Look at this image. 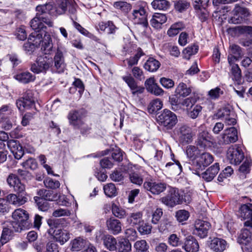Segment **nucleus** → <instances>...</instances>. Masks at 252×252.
Masks as SVG:
<instances>
[{"label": "nucleus", "instance_id": "obj_25", "mask_svg": "<svg viewBox=\"0 0 252 252\" xmlns=\"http://www.w3.org/2000/svg\"><path fill=\"white\" fill-rule=\"evenodd\" d=\"M108 230L114 235L119 233L122 230V224L119 220L110 218L106 221Z\"/></svg>", "mask_w": 252, "mask_h": 252}, {"label": "nucleus", "instance_id": "obj_43", "mask_svg": "<svg viewBox=\"0 0 252 252\" xmlns=\"http://www.w3.org/2000/svg\"><path fill=\"white\" fill-rule=\"evenodd\" d=\"M115 251L118 252H129L131 251V244L128 240L122 239L118 241Z\"/></svg>", "mask_w": 252, "mask_h": 252}, {"label": "nucleus", "instance_id": "obj_31", "mask_svg": "<svg viewBox=\"0 0 252 252\" xmlns=\"http://www.w3.org/2000/svg\"><path fill=\"white\" fill-rule=\"evenodd\" d=\"M252 233L247 228L243 229L239 237V242L244 245L247 249H249L248 246H252Z\"/></svg>", "mask_w": 252, "mask_h": 252}, {"label": "nucleus", "instance_id": "obj_60", "mask_svg": "<svg viewBox=\"0 0 252 252\" xmlns=\"http://www.w3.org/2000/svg\"><path fill=\"white\" fill-rule=\"evenodd\" d=\"M177 94H189L191 93V89L187 88L186 84L180 83L176 89Z\"/></svg>", "mask_w": 252, "mask_h": 252}, {"label": "nucleus", "instance_id": "obj_30", "mask_svg": "<svg viewBox=\"0 0 252 252\" xmlns=\"http://www.w3.org/2000/svg\"><path fill=\"white\" fill-rule=\"evenodd\" d=\"M166 21L167 17L165 14L155 13L150 20V23L152 27L158 29L161 28V25L165 23Z\"/></svg>", "mask_w": 252, "mask_h": 252}, {"label": "nucleus", "instance_id": "obj_39", "mask_svg": "<svg viewBox=\"0 0 252 252\" xmlns=\"http://www.w3.org/2000/svg\"><path fill=\"white\" fill-rule=\"evenodd\" d=\"M102 240L104 246L109 251H115L117 244L116 239L111 235H104Z\"/></svg>", "mask_w": 252, "mask_h": 252}, {"label": "nucleus", "instance_id": "obj_24", "mask_svg": "<svg viewBox=\"0 0 252 252\" xmlns=\"http://www.w3.org/2000/svg\"><path fill=\"white\" fill-rule=\"evenodd\" d=\"M145 85L148 92L150 93L154 94H161L163 93V90L155 83V79L153 77L147 79Z\"/></svg>", "mask_w": 252, "mask_h": 252}, {"label": "nucleus", "instance_id": "obj_61", "mask_svg": "<svg viewBox=\"0 0 252 252\" xmlns=\"http://www.w3.org/2000/svg\"><path fill=\"white\" fill-rule=\"evenodd\" d=\"M152 227L148 223L144 222V220L142 223L139 225L138 230L141 235L149 234L151 232Z\"/></svg>", "mask_w": 252, "mask_h": 252}, {"label": "nucleus", "instance_id": "obj_44", "mask_svg": "<svg viewBox=\"0 0 252 252\" xmlns=\"http://www.w3.org/2000/svg\"><path fill=\"white\" fill-rule=\"evenodd\" d=\"M173 229V225L172 222L167 219H162L158 226V230L161 232L171 231Z\"/></svg>", "mask_w": 252, "mask_h": 252}, {"label": "nucleus", "instance_id": "obj_4", "mask_svg": "<svg viewBox=\"0 0 252 252\" xmlns=\"http://www.w3.org/2000/svg\"><path fill=\"white\" fill-rule=\"evenodd\" d=\"M232 16L229 18L228 22L229 24H240L247 20L249 16V11L246 7L236 4L232 11Z\"/></svg>", "mask_w": 252, "mask_h": 252}, {"label": "nucleus", "instance_id": "obj_41", "mask_svg": "<svg viewBox=\"0 0 252 252\" xmlns=\"http://www.w3.org/2000/svg\"><path fill=\"white\" fill-rule=\"evenodd\" d=\"M185 28L184 24L182 22L175 23L171 25L167 31V33L170 37L176 35L181 31Z\"/></svg>", "mask_w": 252, "mask_h": 252}, {"label": "nucleus", "instance_id": "obj_18", "mask_svg": "<svg viewBox=\"0 0 252 252\" xmlns=\"http://www.w3.org/2000/svg\"><path fill=\"white\" fill-rule=\"evenodd\" d=\"M226 241L222 239L214 238L209 242V248L214 252H223L227 247Z\"/></svg>", "mask_w": 252, "mask_h": 252}, {"label": "nucleus", "instance_id": "obj_21", "mask_svg": "<svg viewBox=\"0 0 252 252\" xmlns=\"http://www.w3.org/2000/svg\"><path fill=\"white\" fill-rule=\"evenodd\" d=\"M182 248L187 252H197L199 247L197 240L193 237L189 236L186 238Z\"/></svg>", "mask_w": 252, "mask_h": 252}, {"label": "nucleus", "instance_id": "obj_57", "mask_svg": "<svg viewBox=\"0 0 252 252\" xmlns=\"http://www.w3.org/2000/svg\"><path fill=\"white\" fill-rule=\"evenodd\" d=\"M173 162H168L165 167L169 169L173 170L176 174H179L182 170V167L178 160H173Z\"/></svg>", "mask_w": 252, "mask_h": 252}, {"label": "nucleus", "instance_id": "obj_19", "mask_svg": "<svg viewBox=\"0 0 252 252\" xmlns=\"http://www.w3.org/2000/svg\"><path fill=\"white\" fill-rule=\"evenodd\" d=\"M7 145L15 158L19 159L23 156L24 151L18 141L15 140H9L7 141Z\"/></svg>", "mask_w": 252, "mask_h": 252}, {"label": "nucleus", "instance_id": "obj_37", "mask_svg": "<svg viewBox=\"0 0 252 252\" xmlns=\"http://www.w3.org/2000/svg\"><path fill=\"white\" fill-rule=\"evenodd\" d=\"M37 194L41 200L54 201L57 199L58 195L52 190L41 189L38 191Z\"/></svg>", "mask_w": 252, "mask_h": 252}, {"label": "nucleus", "instance_id": "obj_28", "mask_svg": "<svg viewBox=\"0 0 252 252\" xmlns=\"http://www.w3.org/2000/svg\"><path fill=\"white\" fill-rule=\"evenodd\" d=\"M219 170V164L218 163H216L202 174V178L208 182L211 181L218 174Z\"/></svg>", "mask_w": 252, "mask_h": 252}, {"label": "nucleus", "instance_id": "obj_38", "mask_svg": "<svg viewBox=\"0 0 252 252\" xmlns=\"http://www.w3.org/2000/svg\"><path fill=\"white\" fill-rule=\"evenodd\" d=\"M87 243L86 240L82 237L75 238L70 242L71 250L73 252H78L85 247Z\"/></svg>", "mask_w": 252, "mask_h": 252}, {"label": "nucleus", "instance_id": "obj_33", "mask_svg": "<svg viewBox=\"0 0 252 252\" xmlns=\"http://www.w3.org/2000/svg\"><path fill=\"white\" fill-rule=\"evenodd\" d=\"M52 49L53 43L50 35L45 32L42 40L41 50L45 54H50L52 51Z\"/></svg>", "mask_w": 252, "mask_h": 252}, {"label": "nucleus", "instance_id": "obj_16", "mask_svg": "<svg viewBox=\"0 0 252 252\" xmlns=\"http://www.w3.org/2000/svg\"><path fill=\"white\" fill-rule=\"evenodd\" d=\"M238 140L237 131L234 127H231L224 130L222 135L221 142L224 144L234 143Z\"/></svg>", "mask_w": 252, "mask_h": 252}, {"label": "nucleus", "instance_id": "obj_51", "mask_svg": "<svg viewBox=\"0 0 252 252\" xmlns=\"http://www.w3.org/2000/svg\"><path fill=\"white\" fill-rule=\"evenodd\" d=\"M112 211L113 214L117 218L122 219L126 217V211L121 207L113 203L112 205Z\"/></svg>", "mask_w": 252, "mask_h": 252}, {"label": "nucleus", "instance_id": "obj_52", "mask_svg": "<svg viewBox=\"0 0 252 252\" xmlns=\"http://www.w3.org/2000/svg\"><path fill=\"white\" fill-rule=\"evenodd\" d=\"M198 51V46L195 44H192L186 48L183 51L184 58L189 59L190 57L195 54Z\"/></svg>", "mask_w": 252, "mask_h": 252}, {"label": "nucleus", "instance_id": "obj_17", "mask_svg": "<svg viewBox=\"0 0 252 252\" xmlns=\"http://www.w3.org/2000/svg\"><path fill=\"white\" fill-rule=\"evenodd\" d=\"M54 66L59 73L63 72L65 68L64 57L62 50L58 48L54 57Z\"/></svg>", "mask_w": 252, "mask_h": 252}, {"label": "nucleus", "instance_id": "obj_3", "mask_svg": "<svg viewBox=\"0 0 252 252\" xmlns=\"http://www.w3.org/2000/svg\"><path fill=\"white\" fill-rule=\"evenodd\" d=\"M181 192L177 188L168 186L167 194L161 197L160 201L166 206L173 208L177 205L182 204Z\"/></svg>", "mask_w": 252, "mask_h": 252}, {"label": "nucleus", "instance_id": "obj_2", "mask_svg": "<svg viewBox=\"0 0 252 252\" xmlns=\"http://www.w3.org/2000/svg\"><path fill=\"white\" fill-rule=\"evenodd\" d=\"M68 0H56L55 7L51 3H46L39 7V10H46L48 14L52 16H57L64 14L67 10Z\"/></svg>", "mask_w": 252, "mask_h": 252}, {"label": "nucleus", "instance_id": "obj_10", "mask_svg": "<svg viewBox=\"0 0 252 252\" xmlns=\"http://www.w3.org/2000/svg\"><path fill=\"white\" fill-rule=\"evenodd\" d=\"M85 115V111L83 109L70 111L67 116L70 125L76 128H80L84 124L82 118Z\"/></svg>", "mask_w": 252, "mask_h": 252}, {"label": "nucleus", "instance_id": "obj_48", "mask_svg": "<svg viewBox=\"0 0 252 252\" xmlns=\"http://www.w3.org/2000/svg\"><path fill=\"white\" fill-rule=\"evenodd\" d=\"M38 32H32L29 36L28 40L31 41L32 43L38 47L42 42V34L38 33Z\"/></svg>", "mask_w": 252, "mask_h": 252}, {"label": "nucleus", "instance_id": "obj_35", "mask_svg": "<svg viewBox=\"0 0 252 252\" xmlns=\"http://www.w3.org/2000/svg\"><path fill=\"white\" fill-rule=\"evenodd\" d=\"M7 201L10 203L17 206H21L27 201V198L22 195H17L15 194H10L6 197Z\"/></svg>", "mask_w": 252, "mask_h": 252}, {"label": "nucleus", "instance_id": "obj_49", "mask_svg": "<svg viewBox=\"0 0 252 252\" xmlns=\"http://www.w3.org/2000/svg\"><path fill=\"white\" fill-rule=\"evenodd\" d=\"M115 8L120 10L124 12H128L131 8V5L126 1H118L114 2Z\"/></svg>", "mask_w": 252, "mask_h": 252}, {"label": "nucleus", "instance_id": "obj_9", "mask_svg": "<svg viewBox=\"0 0 252 252\" xmlns=\"http://www.w3.org/2000/svg\"><path fill=\"white\" fill-rule=\"evenodd\" d=\"M226 157L231 164L237 165L244 159V154L241 148L235 145L228 148Z\"/></svg>", "mask_w": 252, "mask_h": 252}, {"label": "nucleus", "instance_id": "obj_29", "mask_svg": "<svg viewBox=\"0 0 252 252\" xmlns=\"http://www.w3.org/2000/svg\"><path fill=\"white\" fill-rule=\"evenodd\" d=\"M211 137L207 131H203L200 132L198 135L197 144L201 148H206L210 146Z\"/></svg>", "mask_w": 252, "mask_h": 252}, {"label": "nucleus", "instance_id": "obj_59", "mask_svg": "<svg viewBox=\"0 0 252 252\" xmlns=\"http://www.w3.org/2000/svg\"><path fill=\"white\" fill-rule=\"evenodd\" d=\"M34 200L40 210L45 212L49 209L50 205L47 201L41 200V198L38 196L34 197Z\"/></svg>", "mask_w": 252, "mask_h": 252}, {"label": "nucleus", "instance_id": "obj_15", "mask_svg": "<svg viewBox=\"0 0 252 252\" xmlns=\"http://www.w3.org/2000/svg\"><path fill=\"white\" fill-rule=\"evenodd\" d=\"M6 182L10 187L13 188L15 192L22 193L25 191V185L21 183L16 174H10L7 178Z\"/></svg>", "mask_w": 252, "mask_h": 252}, {"label": "nucleus", "instance_id": "obj_1", "mask_svg": "<svg viewBox=\"0 0 252 252\" xmlns=\"http://www.w3.org/2000/svg\"><path fill=\"white\" fill-rule=\"evenodd\" d=\"M42 5H38L36 10L37 11L36 16L31 21V27L34 32H39L44 29V23L48 26L52 27L53 26V22L51 19L48 18L46 15L48 14L46 10H39V7H41Z\"/></svg>", "mask_w": 252, "mask_h": 252}, {"label": "nucleus", "instance_id": "obj_12", "mask_svg": "<svg viewBox=\"0 0 252 252\" xmlns=\"http://www.w3.org/2000/svg\"><path fill=\"white\" fill-rule=\"evenodd\" d=\"M143 186L145 189L150 191L153 194L158 195L168 188L169 186L163 182L150 181L145 182Z\"/></svg>", "mask_w": 252, "mask_h": 252}, {"label": "nucleus", "instance_id": "obj_62", "mask_svg": "<svg viewBox=\"0 0 252 252\" xmlns=\"http://www.w3.org/2000/svg\"><path fill=\"white\" fill-rule=\"evenodd\" d=\"M22 166L26 169H30L35 170L37 167V163L35 159L32 158H29L25 162L22 163Z\"/></svg>", "mask_w": 252, "mask_h": 252}, {"label": "nucleus", "instance_id": "obj_32", "mask_svg": "<svg viewBox=\"0 0 252 252\" xmlns=\"http://www.w3.org/2000/svg\"><path fill=\"white\" fill-rule=\"evenodd\" d=\"M14 78L23 84H27L33 82L35 79V76L28 71L18 73L14 76Z\"/></svg>", "mask_w": 252, "mask_h": 252}, {"label": "nucleus", "instance_id": "obj_8", "mask_svg": "<svg viewBox=\"0 0 252 252\" xmlns=\"http://www.w3.org/2000/svg\"><path fill=\"white\" fill-rule=\"evenodd\" d=\"M158 122L161 126L171 129L175 125L177 122L176 116L170 110L164 109L157 119Z\"/></svg>", "mask_w": 252, "mask_h": 252}, {"label": "nucleus", "instance_id": "obj_42", "mask_svg": "<svg viewBox=\"0 0 252 252\" xmlns=\"http://www.w3.org/2000/svg\"><path fill=\"white\" fill-rule=\"evenodd\" d=\"M151 5L154 9L159 10H166L170 7V2L167 0H154Z\"/></svg>", "mask_w": 252, "mask_h": 252}, {"label": "nucleus", "instance_id": "obj_46", "mask_svg": "<svg viewBox=\"0 0 252 252\" xmlns=\"http://www.w3.org/2000/svg\"><path fill=\"white\" fill-rule=\"evenodd\" d=\"M61 219H49L47 220V223L50 227V228L48 230V232L49 234H53L56 230L59 228V226L61 224Z\"/></svg>", "mask_w": 252, "mask_h": 252}, {"label": "nucleus", "instance_id": "obj_64", "mask_svg": "<svg viewBox=\"0 0 252 252\" xmlns=\"http://www.w3.org/2000/svg\"><path fill=\"white\" fill-rule=\"evenodd\" d=\"M168 242L172 247H176L182 245V242L176 234H172L168 239Z\"/></svg>", "mask_w": 252, "mask_h": 252}, {"label": "nucleus", "instance_id": "obj_27", "mask_svg": "<svg viewBox=\"0 0 252 252\" xmlns=\"http://www.w3.org/2000/svg\"><path fill=\"white\" fill-rule=\"evenodd\" d=\"M54 238L61 245L64 244L70 239V233L65 229H58L55 232L52 234Z\"/></svg>", "mask_w": 252, "mask_h": 252}, {"label": "nucleus", "instance_id": "obj_20", "mask_svg": "<svg viewBox=\"0 0 252 252\" xmlns=\"http://www.w3.org/2000/svg\"><path fill=\"white\" fill-rule=\"evenodd\" d=\"M213 161L212 156L208 153H204L198 157L196 160V166L197 169H202L209 165Z\"/></svg>", "mask_w": 252, "mask_h": 252}, {"label": "nucleus", "instance_id": "obj_54", "mask_svg": "<svg viewBox=\"0 0 252 252\" xmlns=\"http://www.w3.org/2000/svg\"><path fill=\"white\" fill-rule=\"evenodd\" d=\"M190 7L189 2L185 0L176 1L175 3V9L179 12H183Z\"/></svg>", "mask_w": 252, "mask_h": 252}, {"label": "nucleus", "instance_id": "obj_5", "mask_svg": "<svg viewBox=\"0 0 252 252\" xmlns=\"http://www.w3.org/2000/svg\"><path fill=\"white\" fill-rule=\"evenodd\" d=\"M216 116L217 118L223 120L228 125H234L236 123L235 113L232 106L229 104L219 109Z\"/></svg>", "mask_w": 252, "mask_h": 252}, {"label": "nucleus", "instance_id": "obj_11", "mask_svg": "<svg viewBox=\"0 0 252 252\" xmlns=\"http://www.w3.org/2000/svg\"><path fill=\"white\" fill-rule=\"evenodd\" d=\"M51 66L49 59L47 57H39L35 63L32 64L31 70L34 73H45Z\"/></svg>", "mask_w": 252, "mask_h": 252}, {"label": "nucleus", "instance_id": "obj_55", "mask_svg": "<svg viewBox=\"0 0 252 252\" xmlns=\"http://www.w3.org/2000/svg\"><path fill=\"white\" fill-rule=\"evenodd\" d=\"M230 55L234 56L240 59L243 56V53L242 48L235 44H232L229 46Z\"/></svg>", "mask_w": 252, "mask_h": 252}, {"label": "nucleus", "instance_id": "obj_36", "mask_svg": "<svg viewBox=\"0 0 252 252\" xmlns=\"http://www.w3.org/2000/svg\"><path fill=\"white\" fill-rule=\"evenodd\" d=\"M12 218L14 220L23 222L24 223L29 224L28 221L29 214L26 211L23 209H18L15 210L12 214Z\"/></svg>", "mask_w": 252, "mask_h": 252}, {"label": "nucleus", "instance_id": "obj_6", "mask_svg": "<svg viewBox=\"0 0 252 252\" xmlns=\"http://www.w3.org/2000/svg\"><path fill=\"white\" fill-rule=\"evenodd\" d=\"M177 134L179 142L182 145L190 143L195 136L192 128L187 125H183L177 129Z\"/></svg>", "mask_w": 252, "mask_h": 252}, {"label": "nucleus", "instance_id": "obj_26", "mask_svg": "<svg viewBox=\"0 0 252 252\" xmlns=\"http://www.w3.org/2000/svg\"><path fill=\"white\" fill-rule=\"evenodd\" d=\"M123 79L127 84L132 91V93L134 94L135 93L142 94L143 93L144 88L138 86L134 78L131 76H126L123 77Z\"/></svg>", "mask_w": 252, "mask_h": 252}, {"label": "nucleus", "instance_id": "obj_45", "mask_svg": "<svg viewBox=\"0 0 252 252\" xmlns=\"http://www.w3.org/2000/svg\"><path fill=\"white\" fill-rule=\"evenodd\" d=\"M169 101L172 110L176 111L181 108L182 95H170Z\"/></svg>", "mask_w": 252, "mask_h": 252}, {"label": "nucleus", "instance_id": "obj_14", "mask_svg": "<svg viewBox=\"0 0 252 252\" xmlns=\"http://www.w3.org/2000/svg\"><path fill=\"white\" fill-rule=\"evenodd\" d=\"M210 224L208 222L202 220H197L194 224L193 233L201 238L207 236Z\"/></svg>", "mask_w": 252, "mask_h": 252}, {"label": "nucleus", "instance_id": "obj_47", "mask_svg": "<svg viewBox=\"0 0 252 252\" xmlns=\"http://www.w3.org/2000/svg\"><path fill=\"white\" fill-rule=\"evenodd\" d=\"M162 102L159 99L153 100L148 106V111L150 113H155L162 107Z\"/></svg>", "mask_w": 252, "mask_h": 252}, {"label": "nucleus", "instance_id": "obj_56", "mask_svg": "<svg viewBox=\"0 0 252 252\" xmlns=\"http://www.w3.org/2000/svg\"><path fill=\"white\" fill-rule=\"evenodd\" d=\"M14 114V111L9 105H3L0 109V119H4Z\"/></svg>", "mask_w": 252, "mask_h": 252}, {"label": "nucleus", "instance_id": "obj_40", "mask_svg": "<svg viewBox=\"0 0 252 252\" xmlns=\"http://www.w3.org/2000/svg\"><path fill=\"white\" fill-rule=\"evenodd\" d=\"M160 65V63L158 60L153 58H150L145 63L144 67L145 69L150 72L157 71Z\"/></svg>", "mask_w": 252, "mask_h": 252}, {"label": "nucleus", "instance_id": "obj_53", "mask_svg": "<svg viewBox=\"0 0 252 252\" xmlns=\"http://www.w3.org/2000/svg\"><path fill=\"white\" fill-rule=\"evenodd\" d=\"M104 192L108 197H114L117 195V190L115 185L113 183L107 184L103 187Z\"/></svg>", "mask_w": 252, "mask_h": 252}, {"label": "nucleus", "instance_id": "obj_58", "mask_svg": "<svg viewBox=\"0 0 252 252\" xmlns=\"http://www.w3.org/2000/svg\"><path fill=\"white\" fill-rule=\"evenodd\" d=\"M197 101V98L193 96L185 98V95H182V106H186L187 108H191Z\"/></svg>", "mask_w": 252, "mask_h": 252}, {"label": "nucleus", "instance_id": "obj_34", "mask_svg": "<svg viewBox=\"0 0 252 252\" xmlns=\"http://www.w3.org/2000/svg\"><path fill=\"white\" fill-rule=\"evenodd\" d=\"M126 220L132 226L139 225L144 220H143V214L140 211L130 213L127 218Z\"/></svg>", "mask_w": 252, "mask_h": 252}, {"label": "nucleus", "instance_id": "obj_22", "mask_svg": "<svg viewBox=\"0 0 252 252\" xmlns=\"http://www.w3.org/2000/svg\"><path fill=\"white\" fill-rule=\"evenodd\" d=\"M35 100L32 95H25L16 101V105L19 110L30 109L34 105Z\"/></svg>", "mask_w": 252, "mask_h": 252}, {"label": "nucleus", "instance_id": "obj_7", "mask_svg": "<svg viewBox=\"0 0 252 252\" xmlns=\"http://www.w3.org/2000/svg\"><path fill=\"white\" fill-rule=\"evenodd\" d=\"M131 19L135 24L141 25L144 29L148 27L147 12L144 5L137 7L132 13Z\"/></svg>", "mask_w": 252, "mask_h": 252}, {"label": "nucleus", "instance_id": "obj_63", "mask_svg": "<svg viewBox=\"0 0 252 252\" xmlns=\"http://www.w3.org/2000/svg\"><path fill=\"white\" fill-rule=\"evenodd\" d=\"M44 184L46 187L52 189H56L60 186V182L51 178H47L44 180Z\"/></svg>", "mask_w": 252, "mask_h": 252}, {"label": "nucleus", "instance_id": "obj_23", "mask_svg": "<svg viewBox=\"0 0 252 252\" xmlns=\"http://www.w3.org/2000/svg\"><path fill=\"white\" fill-rule=\"evenodd\" d=\"M227 32L232 36H238L245 33L252 34V27L247 26H239L228 29Z\"/></svg>", "mask_w": 252, "mask_h": 252}, {"label": "nucleus", "instance_id": "obj_50", "mask_svg": "<svg viewBox=\"0 0 252 252\" xmlns=\"http://www.w3.org/2000/svg\"><path fill=\"white\" fill-rule=\"evenodd\" d=\"M136 252H149V246L144 240L137 241L134 245Z\"/></svg>", "mask_w": 252, "mask_h": 252}, {"label": "nucleus", "instance_id": "obj_13", "mask_svg": "<svg viewBox=\"0 0 252 252\" xmlns=\"http://www.w3.org/2000/svg\"><path fill=\"white\" fill-rule=\"evenodd\" d=\"M240 217L244 220H248L244 226L252 229V204H245L239 208Z\"/></svg>", "mask_w": 252, "mask_h": 252}]
</instances>
